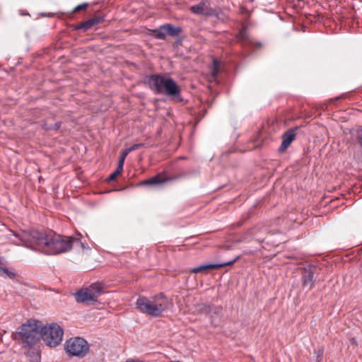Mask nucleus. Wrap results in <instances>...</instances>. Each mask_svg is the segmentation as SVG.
I'll return each instance as SVG.
<instances>
[{"mask_svg": "<svg viewBox=\"0 0 362 362\" xmlns=\"http://www.w3.org/2000/svg\"><path fill=\"white\" fill-rule=\"evenodd\" d=\"M236 38L242 42L249 41L248 35L245 28L240 30L238 33L235 35Z\"/></svg>", "mask_w": 362, "mask_h": 362, "instance_id": "nucleus-18", "label": "nucleus"}, {"mask_svg": "<svg viewBox=\"0 0 362 362\" xmlns=\"http://www.w3.org/2000/svg\"><path fill=\"white\" fill-rule=\"evenodd\" d=\"M296 129H290L282 135V142L279 148V151L281 153L284 152L286 148L290 146L293 141L296 139Z\"/></svg>", "mask_w": 362, "mask_h": 362, "instance_id": "nucleus-9", "label": "nucleus"}, {"mask_svg": "<svg viewBox=\"0 0 362 362\" xmlns=\"http://www.w3.org/2000/svg\"><path fill=\"white\" fill-rule=\"evenodd\" d=\"M42 324L37 320H28L22 325L18 332L13 334L15 339H19L23 344L33 345L36 344L41 337Z\"/></svg>", "mask_w": 362, "mask_h": 362, "instance_id": "nucleus-4", "label": "nucleus"}, {"mask_svg": "<svg viewBox=\"0 0 362 362\" xmlns=\"http://www.w3.org/2000/svg\"><path fill=\"white\" fill-rule=\"evenodd\" d=\"M169 305V300L163 293L151 298L139 296L136 302V307L141 313L158 317L162 315Z\"/></svg>", "mask_w": 362, "mask_h": 362, "instance_id": "nucleus-2", "label": "nucleus"}, {"mask_svg": "<svg viewBox=\"0 0 362 362\" xmlns=\"http://www.w3.org/2000/svg\"><path fill=\"white\" fill-rule=\"evenodd\" d=\"M76 299L77 302L86 303L87 304H91L93 302L96 300L94 298V294L92 293L87 288L76 293Z\"/></svg>", "mask_w": 362, "mask_h": 362, "instance_id": "nucleus-11", "label": "nucleus"}, {"mask_svg": "<svg viewBox=\"0 0 362 362\" xmlns=\"http://www.w3.org/2000/svg\"><path fill=\"white\" fill-rule=\"evenodd\" d=\"M100 21V18L98 17H94L93 18L88 19L83 22L80 23L77 26L76 29H83L84 30H88L91 28L93 25L99 23Z\"/></svg>", "mask_w": 362, "mask_h": 362, "instance_id": "nucleus-14", "label": "nucleus"}, {"mask_svg": "<svg viewBox=\"0 0 362 362\" xmlns=\"http://www.w3.org/2000/svg\"><path fill=\"white\" fill-rule=\"evenodd\" d=\"M218 63L216 59H214L213 60V70L211 72L212 76L216 77L218 74Z\"/></svg>", "mask_w": 362, "mask_h": 362, "instance_id": "nucleus-22", "label": "nucleus"}, {"mask_svg": "<svg viewBox=\"0 0 362 362\" xmlns=\"http://www.w3.org/2000/svg\"><path fill=\"white\" fill-rule=\"evenodd\" d=\"M88 4L87 3H83L80 5H78L77 6H76L74 8L73 12L76 13V12L80 11L81 10L86 9L88 7Z\"/></svg>", "mask_w": 362, "mask_h": 362, "instance_id": "nucleus-23", "label": "nucleus"}, {"mask_svg": "<svg viewBox=\"0 0 362 362\" xmlns=\"http://www.w3.org/2000/svg\"><path fill=\"white\" fill-rule=\"evenodd\" d=\"M315 354H316V358L317 361H320L322 358L323 355V350L319 349L318 351H315Z\"/></svg>", "mask_w": 362, "mask_h": 362, "instance_id": "nucleus-26", "label": "nucleus"}, {"mask_svg": "<svg viewBox=\"0 0 362 362\" xmlns=\"http://www.w3.org/2000/svg\"><path fill=\"white\" fill-rule=\"evenodd\" d=\"M164 25H160L158 28L151 30V35L156 39L165 40L166 33Z\"/></svg>", "mask_w": 362, "mask_h": 362, "instance_id": "nucleus-16", "label": "nucleus"}, {"mask_svg": "<svg viewBox=\"0 0 362 362\" xmlns=\"http://www.w3.org/2000/svg\"><path fill=\"white\" fill-rule=\"evenodd\" d=\"M0 276H6L10 279H14L16 274L14 272L9 271L8 269L0 266Z\"/></svg>", "mask_w": 362, "mask_h": 362, "instance_id": "nucleus-19", "label": "nucleus"}, {"mask_svg": "<svg viewBox=\"0 0 362 362\" xmlns=\"http://www.w3.org/2000/svg\"><path fill=\"white\" fill-rule=\"evenodd\" d=\"M129 154V152L125 149L124 150L119 157V162H118V167L123 169L124 163L125 160V158H127V155Z\"/></svg>", "mask_w": 362, "mask_h": 362, "instance_id": "nucleus-20", "label": "nucleus"}, {"mask_svg": "<svg viewBox=\"0 0 362 362\" xmlns=\"http://www.w3.org/2000/svg\"><path fill=\"white\" fill-rule=\"evenodd\" d=\"M315 269V267L313 266L303 268L302 284L304 287H308L309 288H313L315 281L314 276Z\"/></svg>", "mask_w": 362, "mask_h": 362, "instance_id": "nucleus-7", "label": "nucleus"}, {"mask_svg": "<svg viewBox=\"0 0 362 362\" xmlns=\"http://www.w3.org/2000/svg\"><path fill=\"white\" fill-rule=\"evenodd\" d=\"M122 170H123L122 168L119 169V167L117 166L116 170L110 175V176L107 178V180L108 181L114 180L116 178V177L122 172Z\"/></svg>", "mask_w": 362, "mask_h": 362, "instance_id": "nucleus-21", "label": "nucleus"}, {"mask_svg": "<svg viewBox=\"0 0 362 362\" xmlns=\"http://www.w3.org/2000/svg\"><path fill=\"white\" fill-rule=\"evenodd\" d=\"M222 308L221 306H215L213 305H205L202 310L203 313L208 315L210 317L213 318L214 315H220Z\"/></svg>", "mask_w": 362, "mask_h": 362, "instance_id": "nucleus-13", "label": "nucleus"}, {"mask_svg": "<svg viewBox=\"0 0 362 362\" xmlns=\"http://www.w3.org/2000/svg\"><path fill=\"white\" fill-rule=\"evenodd\" d=\"M18 240H11L12 244L21 245L31 250L40 251L46 255H57L69 251L73 245H78L83 250L88 249L87 244L71 236L63 237L52 233L37 230H22L19 233L11 230Z\"/></svg>", "mask_w": 362, "mask_h": 362, "instance_id": "nucleus-1", "label": "nucleus"}, {"mask_svg": "<svg viewBox=\"0 0 362 362\" xmlns=\"http://www.w3.org/2000/svg\"><path fill=\"white\" fill-rule=\"evenodd\" d=\"M146 83L149 88L156 93H165L168 95L176 96L180 90L175 81L167 75L153 74L146 77Z\"/></svg>", "mask_w": 362, "mask_h": 362, "instance_id": "nucleus-3", "label": "nucleus"}, {"mask_svg": "<svg viewBox=\"0 0 362 362\" xmlns=\"http://www.w3.org/2000/svg\"><path fill=\"white\" fill-rule=\"evenodd\" d=\"M165 33L172 37H177L182 33V28L180 27H175L171 24H164Z\"/></svg>", "mask_w": 362, "mask_h": 362, "instance_id": "nucleus-15", "label": "nucleus"}, {"mask_svg": "<svg viewBox=\"0 0 362 362\" xmlns=\"http://www.w3.org/2000/svg\"><path fill=\"white\" fill-rule=\"evenodd\" d=\"M170 179L167 177H163L162 174L158 173L156 175L148 179L141 181L139 183L138 185H160L169 181Z\"/></svg>", "mask_w": 362, "mask_h": 362, "instance_id": "nucleus-12", "label": "nucleus"}, {"mask_svg": "<svg viewBox=\"0 0 362 362\" xmlns=\"http://www.w3.org/2000/svg\"><path fill=\"white\" fill-rule=\"evenodd\" d=\"M64 331L57 324H51L48 327H42L41 336L46 344L55 347L62 341Z\"/></svg>", "mask_w": 362, "mask_h": 362, "instance_id": "nucleus-6", "label": "nucleus"}, {"mask_svg": "<svg viewBox=\"0 0 362 362\" xmlns=\"http://www.w3.org/2000/svg\"><path fill=\"white\" fill-rule=\"evenodd\" d=\"M143 146V144H133L129 148H127L126 150L129 152V153L133 151L139 149L140 147Z\"/></svg>", "mask_w": 362, "mask_h": 362, "instance_id": "nucleus-25", "label": "nucleus"}, {"mask_svg": "<svg viewBox=\"0 0 362 362\" xmlns=\"http://www.w3.org/2000/svg\"><path fill=\"white\" fill-rule=\"evenodd\" d=\"M191 12L197 15H203L206 16H211L215 15L214 10L208 6L204 2L202 1L196 5H193L189 8Z\"/></svg>", "mask_w": 362, "mask_h": 362, "instance_id": "nucleus-8", "label": "nucleus"}, {"mask_svg": "<svg viewBox=\"0 0 362 362\" xmlns=\"http://www.w3.org/2000/svg\"><path fill=\"white\" fill-rule=\"evenodd\" d=\"M90 346L88 341L79 337H71L64 344V350L69 356L83 358L87 355Z\"/></svg>", "mask_w": 362, "mask_h": 362, "instance_id": "nucleus-5", "label": "nucleus"}, {"mask_svg": "<svg viewBox=\"0 0 362 362\" xmlns=\"http://www.w3.org/2000/svg\"><path fill=\"white\" fill-rule=\"evenodd\" d=\"M237 258L234 259L232 261L223 262L220 264H203L200 265L199 267H194L190 270V273L193 274H197L199 272L205 271L206 269H219L221 267H225V266H230L232 265L235 261Z\"/></svg>", "mask_w": 362, "mask_h": 362, "instance_id": "nucleus-10", "label": "nucleus"}, {"mask_svg": "<svg viewBox=\"0 0 362 362\" xmlns=\"http://www.w3.org/2000/svg\"><path fill=\"white\" fill-rule=\"evenodd\" d=\"M356 142L362 149V129H358L356 134Z\"/></svg>", "mask_w": 362, "mask_h": 362, "instance_id": "nucleus-24", "label": "nucleus"}, {"mask_svg": "<svg viewBox=\"0 0 362 362\" xmlns=\"http://www.w3.org/2000/svg\"><path fill=\"white\" fill-rule=\"evenodd\" d=\"M87 288L94 294L96 299L102 293L103 286L100 283H94Z\"/></svg>", "mask_w": 362, "mask_h": 362, "instance_id": "nucleus-17", "label": "nucleus"}]
</instances>
